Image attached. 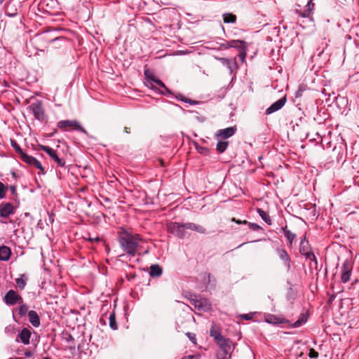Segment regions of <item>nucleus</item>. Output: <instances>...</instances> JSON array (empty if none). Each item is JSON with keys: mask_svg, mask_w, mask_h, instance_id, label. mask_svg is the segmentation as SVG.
Returning <instances> with one entry per match:
<instances>
[{"mask_svg": "<svg viewBox=\"0 0 359 359\" xmlns=\"http://www.w3.org/2000/svg\"><path fill=\"white\" fill-rule=\"evenodd\" d=\"M118 243L122 250L128 255L134 257L139 250L141 238L139 234L133 235L128 231H122L118 235Z\"/></svg>", "mask_w": 359, "mask_h": 359, "instance_id": "1", "label": "nucleus"}, {"mask_svg": "<svg viewBox=\"0 0 359 359\" xmlns=\"http://www.w3.org/2000/svg\"><path fill=\"white\" fill-rule=\"evenodd\" d=\"M219 349L217 351L216 357L217 359H229L231 357V353L234 349L233 341L224 338L217 343Z\"/></svg>", "mask_w": 359, "mask_h": 359, "instance_id": "2", "label": "nucleus"}, {"mask_svg": "<svg viewBox=\"0 0 359 359\" xmlns=\"http://www.w3.org/2000/svg\"><path fill=\"white\" fill-rule=\"evenodd\" d=\"M167 229L169 233L181 239L189 236L186 231L184 223L170 222L168 224Z\"/></svg>", "mask_w": 359, "mask_h": 359, "instance_id": "3", "label": "nucleus"}, {"mask_svg": "<svg viewBox=\"0 0 359 359\" xmlns=\"http://www.w3.org/2000/svg\"><path fill=\"white\" fill-rule=\"evenodd\" d=\"M299 252L302 255H304L306 257V259L313 262L316 266L317 265L318 262L316 257L314 253L311 250L310 245L309 243V241L306 240L305 236L301 240L299 245Z\"/></svg>", "mask_w": 359, "mask_h": 359, "instance_id": "4", "label": "nucleus"}, {"mask_svg": "<svg viewBox=\"0 0 359 359\" xmlns=\"http://www.w3.org/2000/svg\"><path fill=\"white\" fill-rule=\"evenodd\" d=\"M144 75L147 78L148 86L149 85L151 88H154V83H155L163 88V90H161V94L167 96L171 94V91L165 86V84L160 79H156L152 73L149 72V70H145Z\"/></svg>", "mask_w": 359, "mask_h": 359, "instance_id": "5", "label": "nucleus"}, {"mask_svg": "<svg viewBox=\"0 0 359 359\" xmlns=\"http://www.w3.org/2000/svg\"><path fill=\"white\" fill-rule=\"evenodd\" d=\"M57 126L60 129H66L72 128L73 130H78L84 134H87V131L80 125L79 122L76 120H62L57 123Z\"/></svg>", "mask_w": 359, "mask_h": 359, "instance_id": "6", "label": "nucleus"}, {"mask_svg": "<svg viewBox=\"0 0 359 359\" xmlns=\"http://www.w3.org/2000/svg\"><path fill=\"white\" fill-rule=\"evenodd\" d=\"M191 304L199 311H207L210 309V304L205 298L194 296L191 299Z\"/></svg>", "mask_w": 359, "mask_h": 359, "instance_id": "7", "label": "nucleus"}, {"mask_svg": "<svg viewBox=\"0 0 359 359\" xmlns=\"http://www.w3.org/2000/svg\"><path fill=\"white\" fill-rule=\"evenodd\" d=\"M29 108L32 112L34 118L40 121H43L45 118L44 110L43 108L42 102L41 101H36L32 103Z\"/></svg>", "mask_w": 359, "mask_h": 359, "instance_id": "8", "label": "nucleus"}, {"mask_svg": "<svg viewBox=\"0 0 359 359\" xmlns=\"http://www.w3.org/2000/svg\"><path fill=\"white\" fill-rule=\"evenodd\" d=\"M4 302L8 305H15L17 303L21 304L22 298L13 290H10L4 296Z\"/></svg>", "mask_w": 359, "mask_h": 359, "instance_id": "9", "label": "nucleus"}, {"mask_svg": "<svg viewBox=\"0 0 359 359\" xmlns=\"http://www.w3.org/2000/svg\"><path fill=\"white\" fill-rule=\"evenodd\" d=\"M276 252L279 259L283 262L287 271H289L291 268L292 260L287 251L283 248H278L276 249Z\"/></svg>", "mask_w": 359, "mask_h": 359, "instance_id": "10", "label": "nucleus"}, {"mask_svg": "<svg viewBox=\"0 0 359 359\" xmlns=\"http://www.w3.org/2000/svg\"><path fill=\"white\" fill-rule=\"evenodd\" d=\"M41 149L45 151L50 157L60 167H64L65 165V161L63 158H60L56 154V151L48 146H41Z\"/></svg>", "mask_w": 359, "mask_h": 359, "instance_id": "11", "label": "nucleus"}, {"mask_svg": "<svg viewBox=\"0 0 359 359\" xmlns=\"http://www.w3.org/2000/svg\"><path fill=\"white\" fill-rule=\"evenodd\" d=\"M352 271V265L348 260L344 262L341 267V280L344 283H347L351 278Z\"/></svg>", "mask_w": 359, "mask_h": 359, "instance_id": "12", "label": "nucleus"}, {"mask_svg": "<svg viewBox=\"0 0 359 359\" xmlns=\"http://www.w3.org/2000/svg\"><path fill=\"white\" fill-rule=\"evenodd\" d=\"M22 161H23L25 163L34 165L36 168H38L42 174H45V170L44 168L42 166L41 163L34 157L32 156H29L27 154H24L22 158Z\"/></svg>", "mask_w": 359, "mask_h": 359, "instance_id": "13", "label": "nucleus"}, {"mask_svg": "<svg viewBox=\"0 0 359 359\" xmlns=\"http://www.w3.org/2000/svg\"><path fill=\"white\" fill-rule=\"evenodd\" d=\"M285 102H286L285 97L279 99L278 100H277L274 103H273L269 108L266 109V114H271L273 112L278 111L285 105Z\"/></svg>", "mask_w": 359, "mask_h": 359, "instance_id": "14", "label": "nucleus"}, {"mask_svg": "<svg viewBox=\"0 0 359 359\" xmlns=\"http://www.w3.org/2000/svg\"><path fill=\"white\" fill-rule=\"evenodd\" d=\"M14 208L11 203H2L0 205V216L4 218L8 217L9 215L13 214Z\"/></svg>", "mask_w": 359, "mask_h": 359, "instance_id": "15", "label": "nucleus"}, {"mask_svg": "<svg viewBox=\"0 0 359 359\" xmlns=\"http://www.w3.org/2000/svg\"><path fill=\"white\" fill-rule=\"evenodd\" d=\"M236 131V126L229 127L224 129L219 130L217 132V136L221 137L222 139H227L233 136L235 134Z\"/></svg>", "mask_w": 359, "mask_h": 359, "instance_id": "16", "label": "nucleus"}, {"mask_svg": "<svg viewBox=\"0 0 359 359\" xmlns=\"http://www.w3.org/2000/svg\"><path fill=\"white\" fill-rule=\"evenodd\" d=\"M244 43H245V42L241 40H231L226 43H222L221 47L224 49H228L230 48L240 49L244 46Z\"/></svg>", "mask_w": 359, "mask_h": 359, "instance_id": "17", "label": "nucleus"}, {"mask_svg": "<svg viewBox=\"0 0 359 359\" xmlns=\"http://www.w3.org/2000/svg\"><path fill=\"white\" fill-rule=\"evenodd\" d=\"M184 226H185L186 229L194 231H196V232L202 233V234H204L206 233V229L203 226L196 224L195 223H192V222L184 223Z\"/></svg>", "mask_w": 359, "mask_h": 359, "instance_id": "18", "label": "nucleus"}, {"mask_svg": "<svg viewBox=\"0 0 359 359\" xmlns=\"http://www.w3.org/2000/svg\"><path fill=\"white\" fill-rule=\"evenodd\" d=\"M224 65H225L231 73L233 72V67H237L236 59L234 57L232 60H229L224 57H217Z\"/></svg>", "mask_w": 359, "mask_h": 359, "instance_id": "19", "label": "nucleus"}, {"mask_svg": "<svg viewBox=\"0 0 359 359\" xmlns=\"http://www.w3.org/2000/svg\"><path fill=\"white\" fill-rule=\"evenodd\" d=\"M31 334V331L29 329L23 328L19 333L18 337L22 344L27 345L29 344Z\"/></svg>", "mask_w": 359, "mask_h": 359, "instance_id": "20", "label": "nucleus"}, {"mask_svg": "<svg viewBox=\"0 0 359 359\" xmlns=\"http://www.w3.org/2000/svg\"><path fill=\"white\" fill-rule=\"evenodd\" d=\"M28 317L30 323L35 327H37L40 325V318L39 315L35 311H29L28 312Z\"/></svg>", "mask_w": 359, "mask_h": 359, "instance_id": "21", "label": "nucleus"}, {"mask_svg": "<svg viewBox=\"0 0 359 359\" xmlns=\"http://www.w3.org/2000/svg\"><path fill=\"white\" fill-rule=\"evenodd\" d=\"M11 249L5 245L0 247V260L7 261L11 257Z\"/></svg>", "mask_w": 359, "mask_h": 359, "instance_id": "22", "label": "nucleus"}, {"mask_svg": "<svg viewBox=\"0 0 359 359\" xmlns=\"http://www.w3.org/2000/svg\"><path fill=\"white\" fill-rule=\"evenodd\" d=\"M282 231L284 232L285 237L287 238L288 242V246L292 247L293 241L296 238V235L292 233L290 230L287 229V226L285 227H282Z\"/></svg>", "mask_w": 359, "mask_h": 359, "instance_id": "23", "label": "nucleus"}, {"mask_svg": "<svg viewBox=\"0 0 359 359\" xmlns=\"http://www.w3.org/2000/svg\"><path fill=\"white\" fill-rule=\"evenodd\" d=\"M163 273L162 268L158 264H153L150 266L149 274L153 278L159 277Z\"/></svg>", "mask_w": 359, "mask_h": 359, "instance_id": "24", "label": "nucleus"}, {"mask_svg": "<svg viewBox=\"0 0 359 359\" xmlns=\"http://www.w3.org/2000/svg\"><path fill=\"white\" fill-rule=\"evenodd\" d=\"M314 8L313 0H309L305 6L304 12L301 14L302 17L306 18L310 15Z\"/></svg>", "mask_w": 359, "mask_h": 359, "instance_id": "25", "label": "nucleus"}, {"mask_svg": "<svg viewBox=\"0 0 359 359\" xmlns=\"http://www.w3.org/2000/svg\"><path fill=\"white\" fill-rule=\"evenodd\" d=\"M210 334L213 337L216 343L225 338L221 334L220 332L214 327H212L210 329Z\"/></svg>", "mask_w": 359, "mask_h": 359, "instance_id": "26", "label": "nucleus"}, {"mask_svg": "<svg viewBox=\"0 0 359 359\" xmlns=\"http://www.w3.org/2000/svg\"><path fill=\"white\" fill-rule=\"evenodd\" d=\"M265 320L270 324H280L283 323L282 318L272 314H269L265 316Z\"/></svg>", "mask_w": 359, "mask_h": 359, "instance_id": "27", "label": "nucleus"}, {"mask_svg": "<svg viewBox=\"0 0 359 359\" xmlns=\"http://www.w3.org/2000/svg\"><path fill=\"white\" fill-rule=\"evenodd\" d=\"M223 20L224 23H232L234 24L236 22V16L233 13H224Z\"/></svg>", "mask_w": 359, "mask_h": 359, "instance_id": "28", "label": "nucleus"}, {"mask_svg": "<svg viewBox=\"0 0 359 359\" xmlns=\"http://www.w3.org/2000/svg\"><path fill=\"white\" fill-rule=\"evenodd\" d=\"M11 144L12 147L15 149V151L20 155L21 159L22 158V156L24 154H26L22 149L20 148V147L18 145L17 142L14 140H11Z\"/></svg>", "mask_w": 359, "mask_h": 359, "instance_id": "29", "label": "nucleus"}, {"mask_svg": "<svg viewBox=\"0 0 359 359\" xmlns=\"http://www.w3.org/2000/svg\"><path fill=\"white\" fill-rule=\"evenodd\" d=\"M109 326L113 330H117V324L114 313H110L109 316Z\"/></svg>", "mask_w": 359, "mask_h": 359, "instance_id": "30", "label": "nucleus"}, {"mask_svg": "<svg viewBox=\"0 0 359 359\" xmlns=\"http://www.w3.org/2000/svg\"><path fill=\"white\" fill-rule=\"evenodd\" d=\"M227 146H228L227 142L219 141L217 144L216 149L218 152L222 153L226 149Z\"/></svg>", "mask_w": 359, "mask_h": 359, "instance_id": "31", "label": "nucleus"}, {"mask_svg": "<svg viewBox=\"0 0 359 359\" xmlns=\"http://www.w3.org/2000/svg\"><path fill=\"white\" fill-rule=\"evenodd\" d=\"M257 212L259 213V216L262 218V219L266 222L267 224H271V219L270 217L266 214L265 211H264L262 209L258 208Z\"/></svg>", "mask_w": 359, "mask_h": 359, "instance_id": "32", "label": "nucleus"}, {"mask_svg": "<svg viewBox=\"0 0 359 359\" xmlns=\"http://www.w3.org/2000/svg\"><path fill=\"white\" fill-rule=\"evenodd\" d=\"M25 276L23 274L20 278L15 279V283L20 290H23L26 286V279L23 278Z\"/></svg>", "mask_w": 359, "mask_h": 359, "instance_id": "33", "label": "nucleus"}, {"mask_svg": "<svg viewBox=\"0 0 359 359\" xmlns=\"http://www.w3.org/2000/svg\"><path fill=\"white\" fill-rule=\"evenodd\" d=\"M238 50L240 51V53L238 54V57L240 58L241 62H243L245 61L246 55H247L245 43H244V46Z\"/></svg>", "mask_w": 359, "mask_h": 359, "instance_id": "34", "label": "nucleus"}, {"mask_svg": "<svg viewBox=\"0 0 359 359\" xmlns=\"http://www.w3.org/2000/svg\"><path fill=\"white\" fill-rule=\"evenodd\" d=\"M28 306L26 304H21L18 309V313L20 316H24L28 314Z\"/></svg>", "mask_w": 359, "mask_h": 359, "instance_id": "35", "label": "nucleus"}, {"mask_svg": "<svg viewBox=\"0 0 359 359\" xmlns=\"http://www.w3.org/2000/svg\"><path fill=\"white\" fill-rule=\"evenodd\" d=\"M8 187L5 186L2 182H0V198H4L6 196V192Z\"/></svg>", "mask_w": 359, "mask_h": 359, "instance_id": "36", "label": "nucleus"}, {"mask_svg": "<svg viewBox=\"0 0 359 359\" xmlns=\"http://www.w3.org/2000/svg\"><path fill=\"white\" fill-rule=\"evenodd\" d=\"M309 355L310 358H316L318 357V353L313 348H311L309 350Z\"/></svg>", "mask_w": 359, "mask_h": 359, "instance_id": "37", "label": "nucleus"}, {"mask_svg": "<svg viewBox=\"0 0 359 359\" xmlns=\"http://www.w3.org/2000/svg\"><path fill=\"white\" fill-rule=\"evenodd\" d=\"M249 226L253 231H257L260 229V226L255 223H250Z\"/></svg>", "mask_w": 359, "mask_h": 359, "instance_id": "38", "label": "nucleus"}, {"mask_svg": "<svg viewBox=\"0 0 359 359\" xmlns=\"http://www.w3.org/2000/svg\"><path fill=\"white\" fill-rule=\"evenodd\" d=\"M182 359H199V358H198V355H186V356L183 357Z\"/></svg>", "mask_w": 359, "mask_h": 359, "instance_id": "39", "label": "nucleus"}, {"mask_svg": "<svg viewBox=\"0 0 359 359\" xmlns=\"http://www.w3.org/2000/svg\"><path fill=\"white\" fill-rule=\"evenodd\" d=\"M86 240L89 241L90 242H93V241H100V238L98 236H96V237H94V238L88 237V238H86Z\"/></svg>", "mask_w": 359, "mask_h": 359, "instance_id": "40", "label": "nucleus"}, {"mask_svg": "<svg viewBox=\"0 0 359 359\" xmlns=\"http://www.w3.org/2000/svg\"><path fill=\"white\" fill-rule=\"evenodd\" d=\"M187 335L189 338V339L191 340L192 341H194V340L196 339L195 334H194L191 332H187Z\"/></svg>", "mask_w": 359, "mask_h": 359, "instance_id": "41", "label": "nucleus"}, {"mask_svg": "<svg viewBox=\"0 0 359 359\" xmlns=\"http://www.w3.org/2000/svg\"><path fill=\"white\" fill-rule=\"evenodd\" d=\"M302 95V88H299L298 90L295 93V97H301Z\"/></svg>", "mask_w": 359, "mask_h": 359, "instance_id": "42", "label": "nucleus"}, {"mask_svg": "<svg viewBox=\"0 0 359 359\" xmlns=\"http://www.w3.org/2000/svg\"><path fill=\"white\" fill-rule=\"evenodd\" d=\"M9 188H10V190H11V193L13 194H14V195L16 194V188H15V187L11 186Z\"/></svg>", "mask_w": 359, "mask_h": 359, "instance_id": "43", "label": "nucleus"}, {"mask_svg": "<svg viewBox=\"0 0 359 359\" xmlns=\"http://www.w3.org/2000/svg\"><path fill=\"white\" fill-rule=\"evenodd\" d=\"M251 316L250 314H245L243 316V318L245 319V320H250L251 319Z\"/></svg>", "mask_w": 359, "mask_h": 359, "instance_id": "44", "label": "nucleus"}, {"mask_svg": "<svg viewBox=\"0 0 359 359\" xmlns=\"http://www.w3.org/2000/svg\"><path fill=\"white\" fill-rule=\"evenodd\" d=\"M25 355L26 357L29 358V357H31V356L32 355V353L31 351L25 352Z\"/></svg>", "mask_w": 359, "mask_h": 359, "instance_id": "45", "label": "nucleus"}, {"mask_svg": "<svg viewBox=\"0 0 359 359\" xmlns=\"http://www.w3.org/2000/svg\"><path fill=\"white\" fill-rule=\"evenodd\" d=\"M7 15H8V16H11V17H13V16H15V15H16V13H7Z\"/></svg>", "mask_w": 359, "mask_h": 359, "instance_id": "46", "label": "nucleus"}, {"mask_svg": "<svg viewBox=\"0 0 359 359\" xmlns=\"http://www.w3.org/2000/svg\"><path fill=\"white\" fill-rule=\"evenodd\" d=\"M233 221H235V222H236V223H238V224H241V221H239V220H236L234 218L233 219Z\"/></svg>", "mask_w": 359, "mask_h": 359, "instance_id": "47", "label": "nucleus"}, {"mask_svg": "<svg viewBox=\"0 0 359 359\" xmlns=\"http://www.w3.org/2000/svg\"><path fill=\"white\" fill-rule=\"evenodd\" d=\"M296 325H301V323L299 322V320H297L296 323H295Z\"/></svg>", "mask_w": 359, "mask_h": 359, "instance_id": "48", "label": "nucleus"}, {"mask_svg": "<svg viewBox=\"0 0 359 359\" xmlns=\"http://www.w3.org/2000/svg\"><path fill=\"white\" fill-rule=\"evenodd\" d=\"M180 100H181L182 101H183V102H187V99L180 98Z\"/></svg>", "mask_w": 359, "mask_h": 359, "instance_id": "49", "label": "nucleus"}, {"mask_svg": "<svg viewBox=\"0 0 359 359\" xmlns=\"http://www.w3.org/2000/svg\"><path fill=\"white\" fill-rule=\"evenodd\" d=\"M189 102L190 104H195V103H196V102H194V101H189Z\"/></svg>", "mask_w": 359, "mask_h": 359, "instance_id": "50", "label": "nucleus"}, {"mask_svg": "<svg viewBox=\"0 0 359 359\" xmlns=\"http://www.w3.org/2000/svg\"><path fill=\"white\" fill-rule=\"evenodd\" d=\"M245 243H241L240 245L238 246V248H240L241 247L242 245H243Z\"/></svg>", "mask_w": 359, "mask_h": 359, "instance_id": "51", "label": "nucleus"}, {"mask_svg": "<svg viewBox=\"0 0 359 359\" xmlns=\"http://www.w3.org/2000/svg\"><path fill=\"white\" fill-rule=\"evenodd\" d=\"M125 130H126V133H129V132L128 131V128H125Z\"/></svg>", "mask_w": 359, "mask_h": 359, "instance_id": "52", "label": "nucleus"}, {"mask_svg": "<svg viewBox=\"0 0 359 359\" xmlns=\"http://www.w3.org/2000/svg\"><path fill=\"white\" fill-rule=\"evenodd\" d=\"M43 359H50V358H48V357H45V358H43Z\"/></svg>", "mask_w": 359, "mask_h": 359, "instance_id": "53", "label": "nucleus"}, {"mask_svg": "<svg viewBox=\"0 0 359 359\" xmlns=\"http://www.w3.org/2000/svg\"><path fill=\"white\" fill-rule=\"evenodd\" d=\"M4 1V0H0V4H2Z\"/></svg>", "mask_w": 359, "mask_h": 359, "instance_id": "54", "label": "nucleus"}]
</instances>
